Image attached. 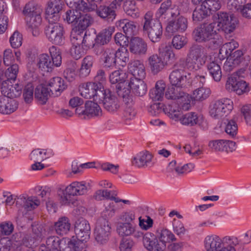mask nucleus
<instances>
[{
	"label": "nucleus",
	"mask_w": 251,
	"mask_h": 251,
	"mask_svg": "<svg viewBox=\"0 0 251 251\" xmlns=\"http://www.w3.org/2000/svg\"><path fill=\"white\" fill-rule=\"evenodd\" d=\"M215 24H203L196 27L193 31L194 39L198 43H206L208 48L215 50L223 44V39L214 30Z\"/></svg>",
	"instance_id": "obj_1"
},
{
	"label": "nucleus",
	"mask_w": 251,
	"mask_h": 251,
	"mask_svg": "<svg viewBox=\"0 0 251 251\" xmlns=\"http://www.w3.org/2000/svg\"><path fill=\"white\" fill-rule=\"evenodd\" d=\"M239 243L236 236H226L221 238L214 234L206 236L203 240L205 251H236L235 247Z\"/></svg>",
	"instance_id": "obj_2"
},
{
	"label": "nucleus",
	"mask_w": 251,
	"mask_h": 251,
	"mask_svg": "<svg viewBox=\"0 0 251 251\" xmlns=\"http://www.w3.org/2000/svg\"><path fill=\"white\" fill-rule=\"evenodd\" d=\"M207 58L205 48L202 46L193 45L189 49L187 57L179 60L177 62L183 65L185 69L187 68L190 71H197L203 66Z\"/></svg>",
	"instance_id": "obj_3"
},
{
	"label": "nucleus",
	"mask_w": 251,
	"mask_h": 251,
	"mask_svg": "<svg viewBox=\"0 0 251 251\" xmlns=\"http://www.w3.org/2000/svg\"><path fill=\"white\" fill-rule=\"evenodd\" d=\"M152 13L149 11L145 14L142 21L143 34L148 36L153 43L159 42L162 37L163 28L161 22L153 19Z\"/></svg>",
	"instance_id": "obj_4"
},
{
	"label": "nucleus",
	"mask_w": 251,
	"mask_h": 251,
	"mask_svg": "<svg viewBox=\"0 0 251 251\" xmlns=\"http://www.w3.org/2000/svg\"><path fill=\"white\" fill-rule=\"evenodd\" d=\"M244 72V69H241L232 74L226 81V90L228 91L235 92L238 95L248 92L249 89L247 83L241 79Z\"/></svg>",
	"instance_id": "obj_5"
},
{
	"label": "nucleus",
	"mask_w": 251,
	"mask_h": 251,
	"mask_svg": "<svg viewBox=\"0 0 251 251\" xmlns=\"http://www.w3.org/2000/svg\"><path fill=\"white\" fill-rule=\"evenodd\" d=\"M233 109V102L227 98L215 101L210 105L209 114L215 119H220L226 116Z\"/></svg>",
	"instance_id": "obj_6"
},
{
	"label": "nucleus",
	"mask_w": 251,
	"mask_h": 251,
	"mask_svg": "<svg viewBox=\"0 0 251 251\" xmlns=\"http://www.w3.org/2000/svg\"><path fill=\"white\" fill-rule=\"evenodd\" d=\"M45 33L48 40L52 44L61 45L64 44L65 31L63 25L59 23L49 22L45 29Z\"/></svg>",
	"instance_id": "obj_7"
},
{
	"label": "nucleus",
	"mask_w": 251,
	"mask_h": 251,
	"mask_svg": "<svg viewBox=\"0 0 251 251\" xmlns=\"http://www.w3.org/2000/svg\"><path fill=\"white\" fill-rule=\"evenodd\" d=\"M215 17L217 19L218 25L226 33L232 32L238 24L237 18L226 12H219L215 15Z\"/></svg>",
	"instance_id": "obj_8"
},
{
	"label": "nucleus",
	"mask_w": 251,
	"mask_h": 251,
	"mask_svg": "<svg viewBox=\"0 0 251 251\" xmlns=\"http://www.w3.org/2000/svg\"><path fill=\"white\" fill-rule=\"evenodd\" d=\"M90 189L89 183L85 181H74L68 185L65 189L66 195L61 197V201L63 204L70 202L68 197L70 196H81L87 194ZM65 195V194H64Z\"/></svg>",
	"instance_id": "obj_9"
},
{
	"label": "nucleus",
	"mask_w": 251,
	"mask_h": 251,
	"mask_svg": "<svg viewBox=\"0 0 251 251\" xmlns=\"http://www.w3.org/2000/svg\"><path fill=\"white\" fill-rule=\"evenodd\" d=\"M169 80L173 86L186 88L189 85L187 78V73L183 65L177 62L174 65L173 71L169 75Z\"/></svg>",
	"instance_id": "obj_10"
},
{
	"label": "nucleus",
	"mask_w": 251,
	"mask_h": 251,
	"mask_svg": "<svg viewBox=\"0 0 251 251\" xmlns=\"http://www.w3.org/2000/svg\"><path fill=\"white\" fill-rule=\"evenodd\" d=\"M111 226L108 221L100 218L98 221L94 231L96 241L100 244H104L109 240L111 233Z\"/></svg>",
	"instance_id": "obj_11"
},
{
	"label": "nucleus",
	"mask_w": 251,
	"mask_h": 251,
	"mask_svg": "<svg viewBox=\"0 0 251 251\" xmlns=\"http://www.w3.org/2000/svg\"><path fill=\"white\" fill-rule=\"evenodd\" d=\"M173 19L168 22L165 28L166 32L169 35H172L176 33H183L188 27L187 19L184 16H174Z\"/></svg>",
	"instance_id": "obj_12"
},
{
	"label": "nucleus",
	"mask_w": 251,
	"mask_h": 251,
	"mask_svg": "<svg viewBox=\"0 0 251 251\" xmlns=\"http://www.w3.org/2000/svg\"><path fill=\"white\" fill-rule=\"evenodd\" d=\"M98 100L102 101L104 108L109 112H115L120 107L118 98L109 89H102V96Z\"/></svg>",
	"instance_id": "obj_13"
},
{
	"label": "nucleus",
	"mask_w": 251,
	"mask_h": 251,
	"mask_svg": "<svg viewBox=\"0 0 251 251\" xmlns=\"http://www.w3.org/2000/svg\"><path fill=\"white\" fill-rule=\"evenodd\" d=\"M104 88L100 84L96 82H88L81 85L79 88L81 95L86 99L94 98L98 100L100 97L102 96V89Z\"/></svg>",
	"instance_id": "obj_14"
},
{
	"label": "nucleus",
	"mask_w": 251,
	"mask_h": 251,
	"mask_svg": "<svg viewBox=\"0 0 251 251\" xmlns=\"http://www.w3.org/2000/svg\"><path fill=\"white\" fill-rule=\"evenodd\" d=\"M63 2L61 0H50L46 10V19L49 22H57L60 17Z\"/></svg>",
	"instance_id": "obj_15"
},
{
	"label": "nucleus",
	"mask_w": 251,
	"mask_h": 251,
	"mask_svg": "<svg viewBox=\"0 0 251 251\" xmlns=\"http://www.w3.org/2000/svg\"><path fill=\"white\" fill-rule=\"evenodd\" d=\"M143 244L149 251H164L166 249L165 245L160 243L157 237L150 232L144 234Z\"/></svg>",
	"instance_id": "obj_16"
},
{
	"label": "nucleus",
	"mask_w": 251,
	"mask_h": 251,
	"mask_svg": "<svg viewBox=\"0 0 251 251\" xmlns=\"http://www.w3.org/2000/svg\"><path fill=\"white\" fill-rule=\"evenodd\" d=\"M75 231L76 238H83L84 240H89L90 235V226L88 221L83 218L77 220L75 222Z\"/></svg>",
	"instance_id": "obj_17"
},
{
	"label": "nucleus",
	"mask_w": 251,
	"mask_h": 251,
	"mask_svg": "<svg viewBox=\"0 0 251 251\" xmlns=\"http://www.w3.org/2000/svg\"><path fill=\"white\" fill-rule=\"evenodd\" d=\"M26 26L29 31L34 36H38L40 34L39 27L42 23L41 14L36 13L35 15L25 17Z\"/></svg>",
	"instance_id": "obj_18"
},
{
	"label": "nucleus",
	"mask_w": 251,
	"mask_h": 251,
	"mask_svg": "<svg viewBox=\"0 0 251 251\" xmlns=\"http://www.w3.org/2000/svg\"><path fill=\"white\" fill-rule=\"evenodd\" d=\"M128 70L130 73L129 78L143 79L146 76L144 64L139 60H134L128 64Z\"/></svg>",
	"instance_id": "obj_19"
},
{
	"label": "nucleus",
	"mask_w": 251,
	"mask_h": 251,
	"mask_svg": "<svg viewBox=\"0 0 251 251\" xmlns=\"http://www.w3.org/2000/svg\"><path fill=\"white\" fill-rule=\"evenodd\" d=\"M143 80L140 78H129L126 84H128V86L135 95L143 96L146 94L147 91L146 84Z\"/></svg>",
	"instance_id": "obj_20"
},
{
	"label": "nucleus",
	"mask_w": 251,
	"mask_h": 251,
	"mask_svg": "<svg viewBox=\"0 0 251 251\" xmlns=\"http://www.w3.org/2000/svg\"><path fill=\"white\" fill-rule=\"evenodd\" d=\"M171 15L172 17L178 16L180 14L179 10L177 8L172 7V1L167 0L163 2L156 12V16L158 18L163 19L166 18V16Z\"/></svg>",
	"instance_id": "obj_21"
},
{
	"label": "nucleus",
	"mask_w": 251,
	"mask_h": 251,
	"mask_svg": "<svg viewBox=\"0 0 251 251\" xmlns=\"http://www.w3.org/2000/svg\"><path fill=\"white\" fill-rule=\"evenodd\" d=\"M129 50L133 54L144 55L147 51V44L143 39L138 37H134L129 43Z\"/></svg>",
	"instance_id": "obj_22"
},
{
	"label": "nucleus",
	"mask_w": 251,
	"mask_h": 251,
	"mask_svg": "<svg viewBox=\"0 0 251 251\" xmlns=\"http://www.w3.org/2000/svg\"><path fill=\"white\" fill-rule=\"evenodd\" d=\"M101 59L106 68H113L116 65V50L112 48L101 49Z\"/></svg>",
	"instance_id": "obj_23"
},
{
	"label": "nucleus",
	"mask_w": 251,
	"mask_h": 251,
	"mask_svg": "<svg viewBox=\"0 0 251 251\" xmlns=\"http://www.w3.org/2000/svg\"><path fill=\"white\" fill-rule=\"evenodd\" d=\"M18 102L13 99L9 98H0V113L10 114L18 108Z\"/></svg>",
	"instance_id": "obj_24"
},
{
	"label": "nucleus",
	"mask_w": 251,
	"mask_h": 251,
	"mask_svg": "<svg viewBox=\"0 0 251 251\" xmlns=\"http://www.w3.org/2000/svg\"><path fill=\"white\" fill-rule=\"evenodd\" d=\"M48 86L51 95L54 97L59 96L66 88L64 80L60 77H55L50 79Z\"/></svg>",
	"instance_id": "obj_25"
},
{
	"label": "nucleus",
	"mask_w": 251,
	"mask_h": 251,
	"mask_svg": "<svg viewBox=\"0 0 251 251\" xmlns=\"http://www.w3.org/2000/svg\"><path fill=\"white\" fill-rule=\"evenodd\" d=\"M152 155L149 151H143L138 153L132 160L133 165L140 168L148 167L151 164Z\"/></svg>",
	"instance_id": "obj_26"
},
{
	"label": "nucleus",
	"mask_w": 251,
	"mask_h": 251,
	"mask_svg": "<svg viewBox=\"0 0 251 251\" xmlns=\"http://www.w3.org/2000/svg\"><path fill=\"white\" fill-rule=\"evenodd\" d=\"M97 14L101 19L112 22L116 17V13L109 5H100L97 7Z\"/></svg>",
	"instance_id": "obj_27"
},
{
	"label": "nucleus",
	"mask_w": 251,
	"mask_h": 251,
	"mask_svg": "<svg viewBox=\"0 0 251 251\" xmlns=\"http://www.w3.org/2000/svg\"><path fill=\"white\" fill-rule=\"evenodd\" d=\"M180 87L172 86L168 87L165 94L166 99L173 100L178 99L188 100V95L184 92Z\"/></svg>",
	"instance_id": "obj_28"
},
{
	"label": "nucleus",
	"mask_w": 251,
	"mask_h": 251,
	"mask_svg": "<svg viewBox=\"0 0 251 251\" xmlns=\"http://www.w3.org/2000/svg\"><path fill=\"white\" fill-rule=\"evenodd\" d=\"M148 61L151 70L154 74H157L166 66L165 61L157 54L151 55L148 58Z\"/></svg>",
	"instance_id": "obj_29"
},
{
	"label": "nucleus",
	"mask_w": 251,
	"mask_h": 251,
	"mask_svg": "<svg viewBox=\"0 0 251 251\" xmlns=\"http://www.w3.org/2000/svg\"><path fill=\"white\" fill-rule=\"evenodd\" d=\"M129 75H126L122 70H116L113 72L109 75V81L112 84H117L116 89L121 88V85L127 82Z\"/></svg>",
	"instance_id": "obj_30"
},
{
	"label": "nucleus",
	"mask_w": 251,
	"mask_h": 251,
	"mask_svg": "<svg viewBox=\"0 0 251 251\" xmlns=\"http://www.w3.org/2000/svg\"><path fill=\"white\" fill-rule=\"evenodd\" d=\"M71 224L67 217L59 218L54 223V228L56 233L60 235L67 234L70 230Z\"/></svg>",
	"instance_id": "obj_31"
},
{
	"label": "nucleus",
	"mask_w": 251,
	"mask_h": 251,
	"mask_svg": "<svg viewBox=\"0 0 251 251\" xmlns=\"http://www.w3.org/2000/svg\"><path fill=\"white\" fill-rule=\"evenodd\" d=\"M166 84L163 80L156 82L155 88L150 91V97L153 101L161 100L163 98Z\"/></svg>",
	"instance_id": "obj_32"
},
{
	"label": "nucleus",
	"mask_w": 251,
	"mask_h": 251,
	"mask_svg": "<svg viewBox=\"0 0 251 251\" xmlns=\"http://www.w3.org/2000/svg\"><path fill=\"white\" fill-rule=\"evenodd\" d=\"M163 245L166 247V244L176 240L175 235L168 229L160 228L156 230L155 235Z\"/></svg>",
	"instance_id": "obj_33"
},
{
	"label": "nucleus",
	"mask_w": 251,
	"mask_h": 251,
	"mask_svg": "<svg viewBox=\"0 0 251 251\" xmlns=\"http://www.w3.org/2000/svg\"><path fill=\"white\" fill-rule=\"evenodd\" d=\"M95 60V58L92 55H87L83 59L79 72L80 77H85L89 75Z\"/></svg>",
	"instance_id": "obj_34"
},
{
	"label": "nucleus",
	"mask_w": 251,
	"mask_h": 251,
	"mask_svg": "<svg viewBox=\"0 0 251 251\" xmlns=\"http://www.w3.org/2000/svg\"><path fill=\"white\" fill-rule=\"evenodd\" d=\"M200 5L197 6L192 14L194 21L199 22L207 17L211 14V10L204 4L200 3Z\"/></svg>",
	"instance_id": "obj_35"
},
{
	"label": "nucleus",
	"mask_w": 251,
	"mask_h": 251,
	"mask_svg": "<svg viewBox=\"0 0 251 251\" xmlns=\"http://www.w3.org/2000/svg\"><path fill=\"white\" fill-rule=\"evenodd\" d=\"M60 239L55 236L48 237L46 242V244H43L40 246L41 251H60L59 248Z\"/></svg>",
	"instance_id": "obj_36"
},
{
	"label": "nucleus",
	"mask_w": 251,
	"mask_h": 251,
	"mask_svg": "<svg viewBox=\"0 0 251 251\" xmlns=\"http://www.w3.org/2000/svg\"><path fill=\"white\" fill-rule=\"evenodd\" d=\"M114 31V28L111 26L102 29L99 33L95 38L96 44L104 45L108 43L111 39Z\"/></svg>",
	"instance_id": "obj_37"
},
{
	"label": "nucleus",
	"mask_w": 251,
	"mask_h": 251,
	"mask_svg": "<svg viewBox=\"0 0 251 251\" xmlns=\"http://www.w3.org/2000/svg\"><path fill=\"white\" fill-rule=\"evenodd\" d=\"M51 95L49 88L43 85H38L35 90V98L41 104H45Z\"/></svg>",
	"instance_id": "obj_38"
},
{
	"label": "nucleus",
	"mask_w": 251,
	"mask_h": 251,
	"mask_svg": "<svg viewBox=\"0 0 251 251\" xmlns=\"http://www.w3.org/2000/svg\"><path fill=\"white\" fill-rule=\"evenodd\" d=\"M19 71V66L17 64H14L10 65V67L6 70L4 74L1 71L0 72V81L5 80L8 82H15L17 75Z\"/></svg>",
	"instance_id": "obj_39"
},
{
	"label": "nucleus",
	"mask_w": 251,
	"mask_h": 251,
	"mask_svg": "<svg viewBox=\"0 0 251 251\" xmlns=\"http://www.w3.org/2000/svg\"><path fill=\"white\" fill-rule=\"evenodd\" d=\"M159 55L162 60L165 61L167 65L170 61H174L176 59L175 54L171 49V47L165 44L161 45L159 48Z\"/></svg>",
	"instance_id": "obj_40"
},
{
	"label": "nucleus",
	"mask_w": 251,
	"mask_h": 251,
	"mask_svg": "<svg viewBox=\"0 0 251 251\" xmlns=\"http://www.w3.org/2000/svg\"><path fill=\"white\" fill-rule=\"evenodd\" d=\"M53 64L50 56L47 54H41L38 58L37 66L43 71L51 72L53 69Z\"/></svg>",
	"instance_id": "obj_41"
},
{
	"label": "nucleus",
	"mask_w": 251,
	"mask_h": 251,
	"mask_svg": "<svg viewBox=\"0 0 251 251\" xmlns=\"http://www.w3.org/2000/svg\"><path fill=\"white\" fill-rule=\"evenodd\" d=\"M119 26L123 29L125 34L129 37H131L137 32L136 25L133 21L124 19L120 21Z\"/></svg>",
	"instance_id": "obj_42"
},
{
	"label": "nucleus",
	"mask_w": 251,
	"mask_h": 251,
	"mask_svg": "<svg viewBox=\"0 0 251 251\" xmlns=\"http://www.w3.org/2000/svg\"><path fill=\"white\" fill-rule=\"evenodd\" d=\"M201 119L202 118L198 117L195 113L189 112L182 115L180 119V122L183 125L193 126L199 124Z\"/></svg>",
	"instance_id": "obj_43"
},
{
	"label": "nucleus",
	"mask_w": 251,
	"mask_h": 251,
	"mask_svg": "<svg viewBox=\"0 0 251 251\" xmlns=\"http://www.w3.org/2000/svg\"><path fill=\"white\" fill-rule=\"evenodd\" d=\"M210 75L216 81H219L222 78V71L220 66L216 62L212 61L207 65Z\"/></svg>",
	"instance_id": "obj_44"
},
{
	"label": "nucleus",
	"mask_w": 251,
	"mask_h": 251,
	"mask_svg": "<svg viewBox=\"0 0 251 251\" xmlns=\"http://www.w3.org/2000/svg\"><path fill=\"white\" fill-rule=\"evenodd\" d=\"M41 9L36 2L34 0L28 2L23 10V14L25 17L34 15L36 13L41 14Z\"/></svg>",
	"instance_id": "obj_45"
},
{
	"label": "nucleus",
	"mask_w": 251,
	"mask_h": 251,
	"mask_svg": "<svg viewBox=\"0 0 251 251\" xmlns=\"http://www.w3.org/2000/svg\"><path fill=\"white\" fill-rule=\"evenodd\" d=\"M123 9L125 13L132 18L136 19L140 16L139 9L136 6L135 3L131 1H125Z\"/></svg>",
	"instance_id": "obj_46"
},
{
	"label": "nucleus",
	"mask_w": 251,
	"mask_h": 251,
	"mask_svg": "<svg viewBox=\"0 0 251 251\" xmlns=\"http://www.w3.org/2000/svg\"><path fill=\"white\" fill-rule=\"evenodd\" d=\"M192 2L195 5L202 3L212 11L218 10L221 7V0H192Z\"/></svg>",
	"instance_id": "obj_47"
},
{
	"label": "nucleus",
	"mask_w": 251,
	"mask_h": 251,
	"mask_svg": "<svg viewBox=\"0 0 251 251\" xmlns=\"http://www.w3.org/2000/svg\"><path fill=\"white\" fill-rule=\"evenodd\" d=\"M210 93L209 88L200 87L194 91L192 98L195 100L202 101L209 97Z\"/></svg>",
	"instance_id": "obj_48"
},
{
	"label": "nucleus",
	"mask_w": 251,
	"mask_h": 251,
	"mask_svg": "<svg viewBox=\"0 0 251 251\" xmlns=\"http://www.w3.org/2000/svg\"><path fill=\"white\" fill-rule=\"evenodd\" d=\"M67 5L71 9L80 10L81 11H89L88 4L83 0H65Z\"/></svg>",
	"instance_id": "obj_49"
},
{
	"label": "nucleus",
	"mask_w": 251,
	"mask_h": 251,
	"mask_svg": "<svg viewBox=\"0 0 251 251\" xmlns=\"http://www.w3.org/2000/svg\"><path fill=\"white\" fill-rule=\"evenodd\" d=\"M85 115L91 116H99L101 113L100 106L92 101H87L85 103Z\"/></svg>",
	"instance_id": "obj_50"
},
{
	"label": "nucleus",
	"mask_w": 251,
	"mask_h": 251,
	"mask_svg": "<svg viewBox=\"0 0 251 251\" xmlns=\"http://www.w3.org/2000/svg\"><path fill=\"white\" fill-rule=\"evenodd\" d=\"M93 22V19L89 14H81L79 16V19L77 21V26L81 30H85Z\"/></svg>",
	"instance_id": "obj_51"
},
{
	"label": "nucleus",
	"mask_w": 251,
	"mask_h": 251,
	"mask_svg": "<svg viewBox=\"0 0 251 251\" xmlns=\"http://www.w3.org/2000/svg\"><path fill=\"white\" fill-rule=\"evenodd\" d=\"M79 11L80 10L75 9H72L67 10L64 17V20L68 24H72L74 25H76L77 20L79 19V16L81 13Z\"/></svg>",
	"instance_id": "obj_52"
},
{
	"label": "nucleus",
	"mask_w": 251,
	"mask_h": 251,
	"mask_svg": "<svg viewBox=\"0 0 251 251\" xmlns=\"http://www.w3.org/2000/svg\"><path fill=\"white\" fill-rule=\"evenodd\" d=\"M117 231L121 236H129L134 231V226L130 223H120L118 224Z\"/></svg>",
	"instance_id": "obj_53"
},
{
	"label": "nucleus",
	"mask_w": 251,
	"mask_h": 251,
	"mask_svg": "<svg viewBox=\"0 0 251 251\" xmlns=\"http://www.w3.org/2000/svg\"><path fill=\"white\" fill-rule=\"evenodd\" d=\"M49 52L51 56V63H53V68L60 66L62 62V57L59 50L55 46H52L49 48Z\"/></svg>",
	"instance_id": "obj_54"
},
{
	"label": "nucleus",
	"mask_w": 251,
	"mask_h": 251,
	"mask_svg": "<svg viewBox=\"0 0 251 251\" xmlns=\"http://www.w3.org/2000/svg\"><path fill=\"white\" fill-rule=\"evenodd\" d=\"M73 237L69 241L68 245L70 248H73L75 251H81L86 247V242L88 240H83V238H76Z\"/></svg>",
	"instance_id": "obj_55"
},
{
	"label": "nucleus",
	"mask_w": 251,
	"mask_h": 251,
	"mask_svg": "<svg viewBox=\"0 0 251 251\" xmlns=\"http://www.w3.org/2000/svg\"><path fill=\"white\" fill-rule=\"evenodd\" d=\"M1 83L2 85L1 92L4 96V98L13 99L16 97L14 91L12 90L10 82L2 80Z\"/></svg>",
	"instance_id": "obj_56"
},
{
	"label": "nucleus",
	"mask_w": 251,
	"mask_h": 251,
	"mask_svg": "<svg viewBox=\"0 0 251 251\" xmlns=\"http://www.w3.org/2000/svg\"><path fill=\"white\" fill-rule=\"evenodd\" d=\"M47 152L39 149L33 150L29 155V159L33 162L42 161L46 158Z\"/></svg>",
	"instance_id": "obj_57"
},
{
	"label": "nucleus",
	"mask_w": 251,
	"mask_h": 251,
	"mask_svg": "<svg viewBox=\"0 0 251 251\" xmlns=\"http://www.w3.org/2000/svg\"><path fill=\"white\" fill-rule=\"evenodd\" d=\"M116 59H119L121 62L122 66H124L126 63L129 61V52L126 47H122L116 50Z\"/></svg>",
	"instance_id": "obj_58"
},
{
	"label": "nucleus",
	"mask_w": 251,
	"mask_h": 251,
	"mask_svg": "<svg viewBox=\"0 0 251 251\" xmlns=\"http://www.w3.org/2000/svg\"><path fill=\"white\" fill-rule=\"evenodd\" d=\"M116 208L113 202H108L105 204V209L102 213V217L106 219L112 217L115 214Z\"/></svg>",
	"instance_id": "obj_59"
},
{
	"label": "nucleus",
	"mask_w": 251,
	"mask_h": 251,
	"mask_svg": "<svg viewBox=\"0 0 251 251\" xmlns=\"http://www.w3.org/2000/svg\"><path fill=\"white\" fill-rule=\"evenodd\" d=\"M187 43L186 38L183 36L177 34L174 36L172 44L174 48L180 50L184 47Z\"/></svg>",
	"instance_id": "obj_60"
},
{
	"label": "nucleus",
	"mask_w": 251,
	"mask_h": 251,
	"mask_svg": "<svg viewBox=\"0 0 251 251\" xmlns=\"http://www.w3.org/2000/svg\"><path fill=\"white\" fill-rule=\"evenodd\" d=\"M40 201L37 197H26V201H25L24 208L27 210H31L40 205Z\"/></svg>",
	"instance_id": "obj_61"
},
{
	"label": "nucleus",
	"mask_w": 251,
	"mask_h": 251,
	"mask_svg": "<svg viewBox=\"0 0 251 251\" xmlns=\"http://www.w3.org/2000/svg\"><path fill=\"white\" fill-rule=\"evenodd\" d=\"M238 127L235 121L233 120H227L225 127L226 132L230 136L233 137L237 133Z\"/></svg>",
	"instance_id": "obj_62"
},
{
	"label": "nucleus",
	"mask_w": 251,
	"mask_h": 251,
	"mask_svg": "<svg viewBox=\"0 0 251 251\" xmlns=\"http://www.w3.org/2000/svg\"><path fill=\"white\" fill-rule=\"evenodd\" d=\"M173 230L174 232L179 237H181L184 235L185 233V229L183 224L179 220L174 219L172 222Z\"/></svg>",
	"instance_id": "obj_63"
},
{
	"label": "nucleus",
	"mask_w": 251,
	"mask_h": 251,
	"mask_svg": "<svg viewBox=\"0 0 251 251\" xmlns=\"http://www.w3.org/2000/svg\"><path fill=\"white\" fill-rule=\"evenodd\" d=\"M241 113L246 124L251 126V104H246L241 108Z\"/></svg>",
	"instance_id": "obj_64"
}]
</instances>
